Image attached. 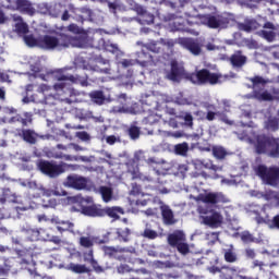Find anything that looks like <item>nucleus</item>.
Masks as SVG:
<instances>
[{
	"instance_id": "nucleus-50",
	"label": "nucleus",
	"mask_w": 279,
	"mask_h": 279,
	"mask_svg": "<svg viewBox=\"0 0 279 279\" xmlns=\"http://www.w3.org/2000/svg\"><path fill=\"white\" fill-rule=\"evenodd\" d=\"M133 180H141L142 182H153L154 179L149 175H145L141 172H133Z\"/></svg>"
},
{
	"instance_id": "nucleus-11",
	"label": "nucleus",
	"mask_w": 279,
	"mask_h": 279,
	"mask_svg": "<svg viewBox=\"0 0 279 279\" xmlns=\"http://www.w3.org/2000/svg\"><path fill=\"white\" fill-rule=\"evenodd\" d=\"M11 125H21L22 128H27L34 123V116L32 112L16 113L9 119Z\"/></svg>"
},
{
	"instance_id": "nucleus-28",
	"label": "nucleus",
	"mask_w": 279,
	"mask_h": 279,
	"mask_svg": "<svg viewBox=\"0 0 279 279\" xmlns=\"http://www.w3.org/2000/svg\"><path fill=\"white\" fill-rule=\"evenodd\" d=\"M17 22L15 24V32L16 34L21 35H25L29 33V26L27 25V23L23 22V17L19 16L17 17Z\"/></svg>"
},
{
	"instance_id": "nucleus-27",
	"label": "nucleus",
	"mask_w": 279,
	"mask_h": 279,
	"mask_svg": "<svg viewBox=\"0 0 279 279\" xmlns=\"http://www.w3.org/2000/svg\"><path fill=\"white\" fill-rule=\"evenodd\" d=\"M73 228H75V225L69 220L64 221H57V230L59 232H74Z\"/></svg>"
},
{
	"instance_id": "nucleus-45",
	"label": "nucleus",
	"mask_w": 279,
	"mask_h": 279,
	"mask_svg": "<svg viewBox=\"0 0 279 279\" xmlns=\"http://www.w3.org/2000/svg\"><path fill=\"white\" fill-rule=\"evenodd\" d=\"M175 247L179 254H182V256H186V254L191 253V247L189 246V243H186V241L178 244Z\"/></svg>"
},
{
	"instance_id": "nucleus-23",
	"label": "nucleus",
	"mask_w": 279,
	"mask_h": 279,
	"mask_svg": "<svg viewBox=\"0 0 279 279\" xmlns=\"http://www.w3.org/2000/svg\"><path fill=\"white\" fill-rule=\"evenodd\" d=\"M82 215L85 217H104V208L97 205L83 206Z\"/></svg>"
},
{
	"instance_id": "nucleus-48",
	"label": "nucleus",
	"mask_w": 279,
	"mask_h": 279,
	"mask_svg": "<svg viewBox=\"0 0 279 279\" xmlns=\"http://www.w3.org/2000/svg\"><path fill=\"white\" fill-rule=\"evenodd\" d=\"M240 239L243 243H254L255 238L250 233V231H244L241 233Z\"/></svg>"
},
{
	"instance_id": "nucleus-1",
	"label": "nucleus",
	"mask_w": 279,
	"mask_h": 279,
	"mask_svg": "<svg viewBox=\"0 0 279 279\" xmlns=\"http://www.w3.org/2000/svg\"><path fill=\"white\" fill-rule=\"evenodd\" d=\"M255 153L258 156H268V158H279V137L267 134H258L253 141Z\"/></svg>"
},
{
	"instance_id": "nucleus-52",
	"label": "nucleus",
	"mask_w": 279,
	"mask_h": 279,
	"mask_svg": "<svg viewBox=\"0 0 279 279\" xmlns=\"http://www.w3.org/2000/svg\"><path fill=\"white\" fill-rule=\"evenodd\" d=\"M89 265L96 274H104L105 269L99 265V262H97V259H92V262H89Z\"/></svg>"
},
{
	"instance_id": "nucleus-6",
	"label": "nucleus",
	"mask_w": 279,
	"mask_h": 279,
	"mask_svg": "<svg viewBox=\"0 0 279 279\" xmlns=\"http://www.w3.org/2000/svg\"><path fill=\"white\" fill-rule=\"evenodd\" d=\"M199 21L203 25L209 27V29L226 28L230 25V20L223 15L205 14L199 15Z\"/></svg>"
},
{
	"instance_id": "nucleus-26",
	"label": "nucleus",
	"mask_w": 279,
	"mask_h": 279,
	"mask_svg": "<svg viewBox=\"0 0 279 279\" xmlns=\"http://www.w3.org/2000/svg\"><path fill=\"white\" fill-rule=\"evenodd\" d=\"M221 77H223L221 73H213L210 70H207L206 84L210 86L221 84Z\"/></svg>"
},
{
	"instance_id": "nucleus-44",
	"label": "nucleus",
	"mask_w": 279,
	"mask_h": 279,
	"mask_svg": "<svg viewBox=\"0 0 279 279\" xmlns=\"http://www.w3.org/2000/svg\"><path fill=\"white\" fill-rule=\"evenodd\" d=\"M129 136L132 138V141H136L137 138L141 137V128L136 125H131L129 128Z\"/></svg>"
},
{
	"instance_id": "nucleus-55",
	"label": "nucleus",
	"mask_w": 279,
	"mask_h": 279,
	"mask_svg": "<svg viewBox=\"0 0 279 279\" xmlns=\"http://www.w3.org/2000/svg\"><path fill=\"white\" fill-rule=\"evenodd\" d=\"M101 3H108L109 10H117L120 7L121 0H114L113 2H110L108 0H99Z\"/></svg>"
},
{
	"instance_id": "nucleus-47",
	"label": "nucleus",
	"mask_w": 279,
	"mask_h": 279,
	"mask_svg": "<svg viewBox=\"0 0 279 279\" xmlns=\"http://www.w3.org/2000/svg\"><path fill=\"white\" fill-rule=\"evenodd\" d=\"M142 236H144V239H149L150 241H154V239H158V232L146 228L142 233Z\"/></svg>"
},
{
	"instance_id": "nucleus-62",
	"label": "nucleus",
	"mask_w": 279,
	"mask_h": 279,
	"mask_svg": "<svg viewBox=\"0 0 279 279\" xmlns=\"http://www.w3.org/2000/svg\"><path fill=\"white\" fill-rule=\"evenodd\" d=\"M184 121L189 128H193V116L191 113H185Z\"/></svg>"
},
{
	"instance_id": "nucleus-37",
	"label": "nucleus",
	"mask_w": 279,
	"mask_h": 279,
	"mask_svg": "<svg viewBox=\"0 0 279 279\" xmlns=\"http://www.w3.org/2000/svg\"><path fill=\"white\" fill-rule=\"evenodd\" d=\"M225 260L226 263H236L239 257L232 248L225 250Z\"/></svg>"
},
{
	"instance_id": "nucleus-34",
	"label": "nucleus",
	"mask_w": 279,
	"mask_h": 279,
	"mask_svg": "<svg viewBox=\"0 0 279 279\" xmlns=\"http://www.w3.org/2000/svg\"><path fill=\"white\" fill-rule=\"evenodd\" d=\"M248 81L252 82L253 88H258V86H265L269 84V80H265L263 76H258V75H255L248 78Z\"/></svg>"
},
{
	"instance_id": "nucleus-20",
	"label": "nucleus",
	"mask_w": 279,
	"mask_h": 279,
	"mask_svg": "<svg viewBox=\"0 0 279 279\" xmlns=\"http://www.w3.org/2000/svg\"><path fill=\"white\" fill-rule=\"evenodd\" d=\"M276 26L274 23L267 22L264 24V29L259 32L260 36L265 38L268 43H274L276 40Z\"/></svg>"
},
{
	"instance_id": "nucleus-9",
	"label": "nucleus",
	"mask_w": 279,
	"mask_h": 279,
	"mask_svg": "<svg viewBox=\"0 0 279 279\" xmlns=\"http://www.w3.org/2000/svg\"><path fill=\"white\" fill-rule=\"evenodd\" d=\"M56 78L58 82H71L72 84H80V86H88V74H57Z\"/></svg>"
},
{
	"instance_id": "nucleus-32",
	"label": "nucleus",
	"mask_w": 279,
	"mask_h": 279,
	"mask_svg": "<svg viewBox=\"0 0 279 279\" xmlns=\"http://www.w3.org/2000/svg\"><path fill=\"white\" fill-rule=\"evenodd\" d=\"M130 234H132L130 228L117 230V236L119 241H123V243H128L130 241Z\"/></svg>"
},
{
	"instance_id": "nucleus-24",
	"label": "nucleus",
	"mask_w": 279,
	"mask_h": 279,
	"mask_svg": "<svg viewBox=\"0 0 279 279\" xmlns=\"http://www.w3.org/2000/svg\"><path fill=\"white\" fill-rule=\"evenodd\" d=\"M247 62V57L243 56V51L238 50L230 57V63L235 69H241Z\"/></svg>"
},
{
	"instance_id": "nucleus-58",
	"label": "nucleus",
	"mask_w": 279,
	"mask_h": 279,
	"mask_svg": "<svg viewBox=\"0 0 279 279\" xmlns=\"http://www.w3.org/2000/svg\"><path fill=\"white\" fill-rule=\"evenodd\" d=\"M123 69H130V66H134L135 62L132 59H124L120 62Z\"/></svg>"
},
{
	"instance_id": "nucleus-53",
	"label": "nucleus",
	"mask_w": 279,
	"mask_h": 279,
	"mask_svg": "<svg viewBox=\"0 0 279 279\" xmlns=\"http://www.w3.org/2000/svg\"><path fill=\"white\" fill-rule=\"evenodd\" d=\"M268 227L271 230H279V214L274 216L272 219L268 221Z\"/></svg>"
},
{
	"instance_id": "nucleus-60",
	"label": "nucleus",
	"mask_w": 279,
	"mask_h": 279,
	"mask_svg": "<svg viewBox=\"0 0 279 279\" xmlns=\"http://www.w3.org/2000/svg\"><path fill=\"white\" fill-rule=\"evenodd\" d=\"M161 43L163 44V51H165V47H167L168 49H172L173 47H175V41H173V39H169V40L161 39Z\"/></svg>"
},
{
	"instance_id": "nucleus-15",
	"label": "nucleus",
	"mask_w": 279,
	"mask_h": 279,
	"mask_svg": "<svg viewBox=\"0 0 279 279\" xmlns=\"http://www.w3.org/2000/svg\"><path fill=\"white\" fill-rule=\"evenodd\" d=\"M207 75H208V69H202L196 71L195 73L186 74L185 77L189 80V82H192V84H197L198 86H205Z\"/></svg>"
},
{
	"instance_id": "nucleus-4",
	"label": "nucleus",
	"mask_w": 279,
	"mask_h": 279,
	"mask_svg": "<svg viewBox=\"0 0 279 279\" xmlns=\"http://www.w3.org/2000/svg\"><path fill=\"white\" fill-rule=\"evenodd\" d=\"M255 173L268 186H279V166L258 165L255 168Z\"/></svg>"
},
{
	"instance_id": "nucleus-14",
	"label": "nucleus",
	"mask_w": 279,
	"mask_h": 279,
	"mask_svg": "<svg viewBox=\"0 0 279 279\" xmlns=\"http://www.w3.org/2000/svg\"><path fill=\"white\" fill-rule=\"evenodd\" d=\"M179 44L193 56H199V53H202V46L193 38H180Z\"/></svg>"
},
{
	"instance_id": "nucleus-59",
	"label": "nucleus",
	"mask_w": 279,
	"mask_h": 279,
	"mask_svg": "<svg viewBox=\"0 0 279 279\" xmlns=\"http://www.w3.org/2000/svg\"><path fill=\"white\" fill-rule=\"evenodd\" d=\"M105 49L106 51H110V53H117V51H119V47L114 44H106Z\"/></svg>"
},
{
	"instance_id": "nucleus-43",
	"label": "nucleus",
	"mask_w": 279,
	"mask_h": 279,
	"mask_svg": "<svg viewBox=\"0 0 279 279\" xmlns=\"http://www.w3.org/2000/svg\"><path fill=\"white\" fill-rule=\"evenodd\" d=\"M138 59H140V64H143L144 66L145 64H149V62H154V57H151V54L145 51H142L140 53Z\"/></svg>"
},
{
	"instance_id": "nucleus-51",
	"label": "nucleus",
	"mask_w": 279,
	"mask_h": 279,
	"mask_svg": "<svg viewBox=\"0 0 279 279\" xmlns=\"http://www.w3.org/2000/svg\"><path fill=\"white\" fill-rule=\"evenodd\" d=\"M57 147L59 149H63V150H66V149H74V151H80L82 148L80 147V145L77 144H74V143H70L68 146L63 145V144H58Z\"/></svg>"
},
{
	"instance_id": "nucleus-63",
	"label": "nucleus",
	"mask_w": 279,
	"mask_h": 279,
	"mask_svg": "<svg viewBox=\"0 0 279 279\" xmlns=\"http://www.w3.org/2000/svg\"><path fill=\"white\" fill-rule=\"evenodd\" d=\"M68 32H72V34H80V26H77V24H70L68 26Z\"/></svg>"
},
{
	"instance_id": "nucleus-22",
	"label": "nucleus",
	"mask_w": 279,
	"mask_h": 279,
	"mask_svg": "<svg viewBox=\"0 0 279 279\" xmlns=\"http://www.w3.org/2000/svg\"><path fill=\"white\" fill-rule=\"evenodd\" d=\"M119 215H125L122 207H106L102 208V217H110L113 221L121 219Z\"/></svg>"
},
{
	"instance_id": "nucleus-39",
	"label": "nucleus",
	"mask_w": 279,
	"mask_h": 279,
	"mask_svg": "<svg viewBox=\"0 0 279 279\" xmlns=\"http://www.w3.org/2000/svg\"><path fill=\"white\" fill-rule=\"evenodd\" d=\"M78 243L81 247H85V250H90L94 245L93 238L90 236H81Z\"/></svg>"
},
{
	"instance_id": "nucleus-10",
	"label": "nucleus",
	"mask_w": 279,
	"mask_h": 279,
	"mask_svg": "<svg viewBox=\"0 0 279 279\" xmlns=\"http://www.w3.org/2000/svg\"><path fill=\"white\" fill-rule=\"evenodd\" d=\"M66 186L69 189H74L75 191H84L88 187V178L82 177L80 174H70L65 180Z\"/></svg>"
},
{
	"instance_id": "nucleus-29",
	"label": "nucleus",
	"mask_w": 279,
	"mask_h": 279,
	"mask_svg": "<svg viewBox=\"0 0 279 279\" xmlns=\"http://www.w3.org/2000/svg\"><path fill=\"white\" fill-rule=\"evenodd\" d=\"M70 271H73V274H90V269L86 267V265L82 264H69Z\"/></svg>"
},
{
	"instance_id": "nucleus-3",
	"label": "nucleus",
	"mask_w": 279,
	"mask_h": 279,
	"mask_svg": "<svg viewBox=\"0 0 279 279\" xmlns=\"http://www.w3.org/2000/svg\"><path fill=\"white\" fill-rule=\"evenodd\" d=\"M53 88L61 101L65 104H82V93L66 83H57Z\"/></svg>"
},
{
	"instance_id": "nucleus-42",
	"label": "nucleus",
	"mask_w": 279,
	"mask_h": 279,
	"mask_svg": "<svg viewBox=\"0 0 279 279\" xmlns=\"http://www.w3.org/2000/svg\"><path fill=\"white\" fill-rule=\"evenodd\" d=\"M5 202H11L12 204H19V196L16 194H12L7 197H0V210L5 206Z\"/></svg>"
},
{
	"instance_id": "nucleus-8",
	"label": "nucleus",
	"mask_w": 279,
	"mask_h": 279,
	"mask_svg": "<svg viewBox=\"0 0 279 279\" xmlns=\"http://www.w3.org/2000/svg\"><path fill=\"white\" fill-rule=\"evenodd\" d=\"M202 215L201 219H202V223H204V226H208V228H221V225L223 223V216L221 215V213L213 209L210 211H201Z\"/></svg>"
},
{
	"instance_id": "nucleus-30",
	"label": "nucleus",
	"mask_w": 279,
	"mask_h": 279,
	"mask_svg": "<svg viewBox=\"0 0 279 279\" xmlns=\"http://www.w3.org/2000/svg\"><path fill=\"white\" fill-rule=\"evenodd\" d=\"M253 97H255V99H258V101H274V95H271V93L267 90H264L262 93L254 90Z\"/></svg>"
},
{
	"instance_id": "nucleus-33",
	"label": "nucleus",
	"mask_w": 279,
	"mask_h": 279,
	"mask_svg": "<svg viewBox=\"0 0 279 279\" xmlns=\"http://www.w3.org/2000/svg\"><path fill=\"white\" fill-rule=\"evenodd\" d=\"M174 153L177 156H186V154H189V143L184 142L174 145Z\"/></svg>"
},
{
	"instance_id": "nucleus-49",
	"label": "nucleus",
	"mask_w": 279,
	"mask_h": 279,
	"mask_svg": "<svg viewBox=\"0 0 279 279\" xmlns=\"http://www.w3.org/2000/svg\"><path fill=\"white\" fill-rule=\"evenodd\" d=\"M92 241H94V244L96 243L97 245H104L106 243L110 242V232H107L104 238H92Z\"/></svg>"
},
{
	"instance_id": "nucleus-31",
	"label": "nucleus",
	"mask_w": 279,
	"mask_h": 279,
	"mask_svg": "<svg viewBox=\"0 0 279 279\" xmlns=\"http://www.w3.org/2000/svg\"><path fill=\"white\" fill-rule=\"evenodd\" d=\"M100 195L102 197V202L108 204V202L112 201V189L108 186H100L99 189Z\"/></svg>"
},
{
	"instance_id": "nucleus-35",
	"label": "nucleus",
	"mask_w": 279,
	"mask_h": 279,
	"mask_svg": "<svg viewBox=\"0 0 279 279\" xmlns=\"http://www.w3.org/2000/svg\"><path fill=\"white\" fill-rule=\"evenodd\" d=\"M213 156L217 158L218 160H223L226 156H228V153L226 151V148L221 146H214L213 147Z\"/></svg>"
},
{
	"instance_id": "nucleus-61",
	"label": "nucleus",
	"mask_w": 279,
	"mask_h": 279,
	"mask_svg": "<svg viewBox=\"0 0 279 279\" xmlns=\"http://www.w3.org/2000/svg\"><path fill=\"white\" fill-rule=\"evenodd\" d=\"M141 162V153H135L133 159L128 165H138Z\"/></svg>"
},
{
	"instance_id": "nucleus-38",
	"label": "nucleus",
	"mask_w": 279,
	"mask_h": 279,
	"mask_svg": "<svg viewBox=\"0 0 279 279\" xmlns=\"http://www.w3.org/2000/svg\"><path fill=\"white\" fill-rule=\"evenodd\" d=\"M24 43L27 47H40V37L36 38L33 35L24 36Z\"/></svg>"
},
{
	"instance_id": "nucleus-54",
	"label": "nucleus",
	"mask_w": 279,
	"mask_h": 279,
	"mask_svg": "<svg viewBox=\"0 0 279 279\" xmlns=\"http://www.w3.org/2000/svg\"><path fill=\"white\" fill-rule=\"evenodd\" d=\"M28 232L32 233V236H31L32 241H38V239H40V234H45V232H47V230H43V229H40L39 231L38 230H31Z\"/></svg>"
},
{
	"instance_id": "nucleus-36",
	"label": "nucleus",
	"mask_w": 279,
	"mask_h": 279,
	"mask_svg": "<svg viewBox=\"0 0 279 279\" xmlns=\"http://www.w3.org/2000/svg\"><path fill=\"white\" fill-rule=\"evenodd\" d=\"M258 22L256 20L247 21L245 24H241V29L243 32H254V29H258Z\"/></svg>"
},
{
	"instance_id": "nucleus-2",
	"label": "nucleus",
	"mask_w": 279,
	"mask_h": 279,
	"mask_svg": "<svg viewBox=\"0 0 279 279\" xmlns=\"http://www.w3.org/2000/svg\"><path fill=\"white\" fill-rule=\"evenodd\" d=\"M77 38L69 36L63 33L57 35H44L39 37V49H45L46 51H62V49H68L71 45H75Z\"/></svg>"
},
{
	"instance_id": "nucleus-21",
	"label": "nucleus",
	"mask_w": 279,
	"mask_h": 279,
	"mask_svg": "<svg viewBox=\"0 0 279 279\" xmlns=\"http://www.w3.org/2000/svg\"><path fill=\"white\" fill-rule=\"evenodd\" d=\"M160 210L163 223L166 226H173V223H175V216L173 215L171 207L168 205H161Z\"/></svg>"
},
{
	"instance_id": "nucleus-46",
	"label": "nucleus",
	"mask_w": 279,
	"mask_h": 279,
	"mask_svg": "<svg viewBox=\"0 0 279 279\" xmlns=\"http://www.w3.org/2000/svg\"><path fill=\"white\" fill-rule=\"evenodd\" d=\"M80 19L82 21H92L93 20V10H90L88 8H82Z\"/></svg>"
},
{
	"instance_id": "nucleus-7",
	"label": "nucleus",
	"mask_w": 279,
	"mask_h": 279,
	"mask_svg": "<svg viewBox=\"0 0 279 279\" xmlns=\"http://www.w3.org/2000/svg\"><path fill=\"white\" fill-rule=\"evenodd\" d=\"M195 201L207 204V206H217V204H226L228 198H226V195L219 192H207L198 194Z\"/></svg>"
},
{
	"instance_id": "nucleus-40",
	"label": "nucleus",
	"mask_w": 279,
	"mask_h": 279,
	"mask_svg": "<svg viewBox=\"0 0 279 279\" xmlns=\"http://www.w3.org/2000/svg\"><path fill=\"white\" fill-rule=\"evenodd\" d=\"M266 129L271 130V132H277V130H279V119L269 118L266 122Z\"/></svg>"
},
{
	"instance_id": "nucleus-17",
	"label": "nucleus",
	"mask_w": 279,
	"mask_h": 279,
	"mask_svg": "<svg viewBox=\"0 0 279 279\" xmlns=\"http://www.w3.org/2000/svg\"><path fill=\"white\" fill-rule=\"evenodd\" d=\"M19 132H21L19 133V136H21L25 143H28V145H36L38 141V133H36V131L32 129H22L19 130Z\"/></svg>"
},
{
	"instance_id": "nucleus-41",
	"label": "nucleus",
	"mask_w": 279,
	"mask_h": 279,
	"mask_svg": "<svg viewBox=\"0 0 279 279\" xmlns=\"http://www.w3.org/2000/svg\"><path fill=\"white\" fill-rule=\"evenodd\" d=\"M90 98L93 99V101H95V104H104V101H106V97L104 96V92L101 90H96L94 93L90 94Z\"/></svg>"
},
{
	"instance_id": "nucleus-64",
	"label": "nucleus",
	"mask_w": 279,
	"mask_h": 279,
	"mask_svg": "<svg viewBox=\"0 0 279 279\" xmlns=\"http://www.w3.org/2000/svg\"><path fill=\"white\" fill-rule=\"evenodd\" d=\"M178 278H180V276H178V275L173 276L171 274H163L160 276V279H178Z\"/></svg>"
},
{
	"instance_id": "nucleus-12",
	"label": "nucleus",
	"mask_w": 279,
	"mask_h": 279,
	"mask_svg": "<svg viewBox=\"0 0 279 279\" xmlns=\"http://www.w3.org/2000/svg\"><path fill=\"white\" fill-rule=\"evenodd\" d=\"M105 256H108V258H114V260H125V257L120 254H125L130 251L128 247H114V246H102L101 247Z\"/></svg>"
},
{
	"instance_id": "nucleus-18",
	"label": "nucleus",
	"mask_w": 279,
	"mask_h": 279,
	"mask_svg": "<svg viewBox=\"0 0 279 279\" xmlns=\"http://www.w3.org/2000/svg\"><path fill=\"white\" fill-rule=\"evenodd\" d=\"M137 21L141 25H151L154 24L155 16L154 14L147 12L143 7L137 8Z\"/></svg>"
},
{
	"instance_id": "nucleus-16",
	"label": "nucleus",
	"mask_w": 279,
	"mask_h": 279,
	"mask_svg": "<svg viewBox=\"0 0 279 279\" xmlns=\"http://www.w3.org/2000/svg\"><path fill=\"white\" fill-rule=\"evenodd\" d=\"M15 10L21 12V14H27L28 16H34V14H36V9L29 0H15Z\"/></svg>"
},
{
	"instance_id": "nucleus-5",
	"label": "nucleus",
	"mask_w": 279,
	"mask_h": 279,
	"mask_svg": "<svg viewBox=\"0 0 279 279\" xmlns=\"http://www.w3.org/2000/svg\"><path fill=\"white\" fill-rule=\"evenodd\" d=\"M37 169L48 178H60L66 171V165L63 162L58 163L54 160L40 159L37 161Z\"/></svg>"
},
{
	"instance_id": "nucleus-56",
	"label": "nucleus",
	"mask_w": 279,
	"mask_h": 279,
	"mask_svg": "<svg viewBox=\"0 0 279 279\" xmlns=\"http://www.w3.org/2000/svg\"><path fill=\"white\" fill-rule=\"evenodd\" d=\"M75 136L80 138V141H90V135L86 131L76 132Z\"/></svg>"
},
{
	"instance_id": "nucleus-25",
	"label": "nucleus",
	"mask_w": 279,
	"mask_h": 279,
	"mask_svg": "<svg viewBox=\"0 0 279 279\" xmlns=\"http://www.w3.org/2000/svg\"><path fill=\"white\" fill-rule=\"evenodd\" d=\"M146 49H148V51H151L153 53H163L165 44L161 39L159 41H150L146 45Z\"/></svg>"
},
{
	"instance_id": "nucleus-13",
	"label": "nucleus",
	"mask_w": 279,
	"mask_h": 279,
	"mask_svg": "<svg viewBox=\"0 0 279 279\" xmlns=\"http://www.w3.org/2000/svg\"><path fill=\"white\" fill-rule=\"evenodd\" d=\"M170 66V71L167 73V80H170V82H180L184 77V68L180 66V63L175 60L171 61Z\"/></svg>"
},
{
	"instance_id": "nucleus-19",
	"label": "nucleus",
	"mask_w": 279,
	"mask_h": 279,
	"mask_svg": "<svg viewBox=\"0 0 279 279\" xmlns=\"http://www.w3.org/2000/svg\"><path fill=\"white\" fill-rule=\"evenodd\" d=\"M185 241L186 234H184V231L177 230L168 235V245H170V247H175Z\"/></svg>"
},
{
	"instance_id": "nucleus-57",
	"label": "nucleus",
	"mask_w": 279,
	"mask_h": 279,
	"mask_svg": "<svg viewBox=\"0 0 279 279\" xmlns=\"http://www.w3.org/2000/svg\"><path fill=\"white\" fill-rule=\"evenodd\" d=\"M217 117L222 121V123H226L227 125H232V121L228 119V116L223 112L218 111Z\"/></svg>"
}]
</instances>
